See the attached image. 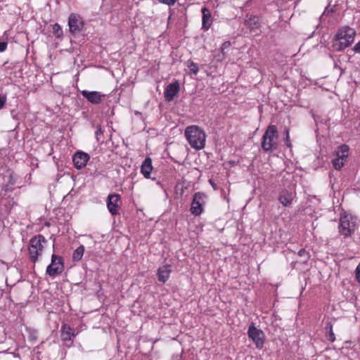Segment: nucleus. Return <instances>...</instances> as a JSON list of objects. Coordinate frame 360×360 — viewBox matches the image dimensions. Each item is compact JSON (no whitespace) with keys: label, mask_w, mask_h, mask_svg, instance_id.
I'll list each match as a JSON object with an SVG mask.
<instances>
[{"label":"nucleus","mask_w":360,"mask_h":360,"mask_svg":"<svg viewBox=\"0 0 360 360\" xmlns=\"http://www.w3.org/2000/svg\"><path fill=\"white\" fill-rule=\"evenodd\" d=\"M354 51L360 53V41L354 46Z\"/></svg>","instance_id":"obj_33"},{"label":"nucleus","mask_w":360,"mask_h":360,"mask_svg":"<svg viewBox=\"0 0 360 360\" xmlns=\"http://www.w3.org/2000/svg\"><path fill=\"white\" fill-rule=\"evenodd\" d=\"M245 24L251 31L255 32L259 30L260 27L259 18L255 15L247 16Z\"/></svg>","instance_id":"obj_19"},{"label":"nucleus","mask_w":360,"mask_h":360,"mask_svg":"<svg viewBox=\"0 0 360 360\" xmlns=\"http://www.w3.org/2000/svg\"><path fill=\"white\" fill-rule=\"evenodd\" d=\"M53 32L57 38H60L62 37L63 30L58 23L53 25Z\"/></svg>","instance_id":"obj_24"},{"label":"nucleus","mask_w":360,"mask_h":360,"mask_svg":"<svg viewBox=\"0 0 360 360\" xmlns=\"http://www.w3.org/2000/svg\"><path fill=\"white\" fill-rule=\"evenodd\" d=\"M156 184H157L158 185L161 186V183H160V181H157Z\"/></svg>","instance_id":"obj_35"},{"label":"nucleus","mask_w":360,"mask_h":360,"mask_svg":"<svg viewBox=\"0 0 360 360\" xmlns=\"http://www.w3.org/2000/svg\"><path fill=\"white\" fill-rule=\"evenodd\" d=\"M209 183L211 184V186H212V188H213L214 190H217V184L213 181V180H212V179H209Z\"/></svg>","instance_id":"obj_34"},{"label":"nucleus","mask_w":360,"mask_h":360,"mask_svg":"<svg viewBox=\"0 0 360 360\" xmlns=\"http://www.w3.org/2000/svg\"><path fill=\"white\" fill-rule=\"evenodd\" d=\"M230 46V42L229 41H225L224 43H223L222 46H221V50L222 51H224L226 49H228Z\"/></svg>","instance_id":"obj_32"},{"label":"nucleus","mask_w":360,"mask_h":360,"mask_svg":"<svg viewBox=\"0 0 360 360\" xmlns=\"http://www.w3.org/2000/svg\"><path fill=\"white\" fill-rule=\"evenodd\" d=\"M74 336L75 334L72 332V329L66 324H63L61 328V339L63 341H69L71 340L72 338Z\"/></svg>","instance_id":"obj_20"},{"label":"nucleus","mask_w":360,"mask_h":360,"mask_svg":"<svg viewBox=\"0 0 360 360\" xmlns=\"http://www.w3.org/2000/svg\"><path fill=\"white\" fill-rule=\"evenodd\" d=\"M284 142L287 147H288V148L292 147V144L290 141L289 129L287 128L285 129Z\"/></svg>","instance_id":"obj_27"},{"label":"nucleus","mask_w":360,"mask_h":360,"mask_svg":"<svg viewBox=\"0 0 360 360\" xmlns=\"http://www.w3.org/2000/svg\"><path fill=\"white\" fill-rule=\"evenodd\" d=\"M349 147L346 144L338 146L335 151L336 158L332 160L333 167L336 170H340L345 165L349 156Z\"/></svg>","instance_id":"obj_6"},{"label":"nucleus","mask_w":360,"mask_h":360,"mask_svg":"<svg viewBox=\"0 0 360 360\" xmlns=\"http://www.w3.org/2000/svg\"><path fill=\"white\" fill-rule=\"evenodd\" d=\"M8 43L6 41H0V52H4L6 50Z\"/></svg>","instance_id":"obj_30"},{"label":"nucleus","mask_w":360,"mask_h":360,"mask_svg":"<svg viewBox=\"0 0 360 360\" xmlns=\"http://www.w3.org/2000/svg\"><path fill=\"white\" fill-rule=\"evenodd\" d=\"M46 243V239L42 235H37L31 238L29 247V255L30 260L35 263L39 256L42 253L44 245L42 243Z\"/></svg>","instance_id":"obj_5"},{"label":"nucleus","mask_w":360,"mask_h":360,"mask_svg":"<svg viewBox=\"0 0 360 360\" xmlns=\"http://www.w3.org/2000/svg\"><path fill=\"white\" fill-rule=\"evenodd\" d=\"M8 179H9L8 181V183L5 186V191H11V189L9 188V186L10 185H14L15 184V182H16L15 176L13 175V174H9Z\"/></svg>","instance_id":"obj_26"},{"label":"nucleus","mask_w":360,"mask_h":360,"mask_svg":"<svg viewBox=\"0 0 360 360\" xmlns=\"http://www.w3.org/2000/svg\"><path fill=\"white\" fill-rule=\"evenodd\" d=\"M202 30L207 31L212 24V18L210 11L207 7H202Z\"/></svg>","instance_id":"obj_16"},{"label":"nucleus","mask_w":360,"mask_h":360,"mask_svg":"<svg viewBox=\"0 0 360 360\" xmlns=\"http://www.w3.org/2000/svg\"><path fill=\"white\" fill-rule=\"evenodd\" d=\"M278 137L277 127L275 125L268 126L262 138L261 146L265 152H272L277 148L276 139Z\"/></svg>","instance_id":"obj_3"},{"label":"nucleus","mask_w":360,"mask_h":360,"mask_svg":"<svg viewBox=\"0 0 360 360\" xmlns=\"http://www.w3.org/2000/svg\"><path fill=\"white\" fill-rule=\"evenodd\" d=\"M152 165V160L150 158L147 157L141 166V173L143 175V176L146 179H151L150 174L153 170ZM153 180H155V178H152Z\"/></svg>","instance_id":"obj_17"},{"label":"nucleus","mask_w":360,"mask_h":360,"mask_svg":"<svg viewBox=\"0 0 360 360\" xmlns=\"http://www.w3.org/2000/svg\"><path fill=\"white\" fill-rule=\"evenodd\" d=\"M326 338L330 342H334L335 340V336L333 331V324L330 321H328L325 326Z\"/></svg>","instance_id":"obj_22"},{"label":"nucleus","mask_w":360,"mask_h":360,"mask_svg":"<svg viewBox=\"0 0 360 360\" xmlns=\"http://www.w3.org/2000/svg\"><path fill=\"white\" fill-rule=\"evenodd\" d=\"M295 195V192L287 189H283L278 194V200L283 206L289 207L292 204Z\"/></svg>","instance_id":"obj_11"},{"label":"nucleus","mask_w":360,"mask_h":360,"mask_svg":"<svg viewBox=\"0 0 360 360\" xmlns=\"http://www.w3.org/2000/svg\"><path fill=\"white\" fill-rule=\"evenodd\" d=\"M6 102V96L4 95H0V110L3 108Z\"/></svg>","instance_id":"obj_31"},{"label":"nucleus","mask_w":360,"mask_h":360,"mask_svg":"<svg viewBox=\"0 0 360 360\" xmlns=\"http://www.w3.org/2000/svg\"><path fill=\"white\" fill-rule=\"evenodd\" d=\"M356 221V218L352 215H341L338 226L339 233L345 238H347L353 235L357 226Z\"/></svg>","instance_id":"obj_4"},{"label":"nucleus","mask_w":360,"mask_h":360,"mask_svg":"<svg viewBox=\"0 0 360 360\" xmlns=\"http://www.w3.org/2000/svg\"><path fill=\"white\" fill-rule=\"evenodd\" d=\"M120 200V195L117 193L109 194L107 198V208L109 212L115 216L118 214V201Z\"/></svg>","instance_id":"obj_14"},{"label":"nucleus","mask_w":360,"mask_h":360,"mask_svg":"<svg viewBox=\"0 0 360 360\" xmlns=\"http://www.w3.org/2000/svg\"><path fill=\"white\" fill-rule=\"evenodd\" d=\"M84 246L83 245H79L76 250H74L72 254V261L75 262H79L84 253Z\"/></svg>","instance_id":"obj_21"},{"label":"nucleus","mask_w":360,"mask_h":360,"mask_svg":"<svg viewBox=\"0 0 360 360\" xmlns=\"http://www.w3.org/2000/svg\"><path fill=\"white\" fill-rule=\"evenodd\" d=\"M104 130L103 129L101 125L97 126L96 131H95V136L97 140V141H100V138L101 136L103 135Z\"/></svg>","instance_id":"obj_28"},{"label":"nucleus","mask_w":360,"mask_h":360,"mask_svg":"<svg viewBox=\"0 0 360 360\" xmlns=\"http://www.w3.org/2000/svg\"><path fill=\"white\" fill-rule=\"evenodd\" d=\"M64 269L63 259L60 256L53 254L51 262L47 266L46 273L50 276H55L60 274Z\"/></svg>","instance_id":"obj_9"},{"label":"nucleus","mask_w":360,"mask_h":360,"mask_svg":"<svg viewBox=\"0 0 360 360\" xmlns=\"http://www.w3.org/2000/svg\"><path fill=\"white\" fill-rule=\"evenodd\" d=\"M206 198L207 195L202 192L195 193L190 209L192 214L199 216L202 213Z\"/></svg>","instance_id":"obj_8"},{"label":"nucleus","mask_w":360,"mask_h":360,"mask_svg":"<svg viewBox=\"0 0 360 360\" xmlns=\"http://www.w3.org/2000/svg\"><path fill=\"white\" fill-rule=\"evenodd\" d=\"M81 94L89 103L94 105L101 103L102 99L105 97L104 94H102L101 92L96 91H90L87 90H83L82 91Z\"/></svg>","instance_id":"obj_12"},{"label":"nucleus","mask_w":360,"mask_h":360,"mask_svg":"<svg viewBox=\"0 0 360 360\" xmlns=\"http://www.w3.org/2000/svg\"><path fill=\"white\" fill-rule=\"evenodd\" d=\"M356 31L349 27L340 28L335 36L334 46L338 51H342L349 47L354 40Z\"/></svg>","instance_id":"obj_2"},{"label":"nucleus","mask_w":360,"mask_h":360,"mask_svg":"<svg viewBox=\"0 0 360 360\" xmlns=\"http://www.w3.org/2000/svg\"><path fill=\"white\" fill-rule=\"evenodd\" d=\"M185 136L191 148L201 150L205 147L206 134L200 127L197 125L187 127L185 129Z\"/></svg>","instance_id":"obj_1"},{"label":"nucleus","mask_w":360,"mask_h":360,"mask_svg":"<svg viewBox=\"0 0 360 360\" xmlns=\"http://www.w3.org/2000/svg\"><path fill=\"white\" fill-rule=\"evenodd\" d=\"M159 1L168 6H173L176 3V0H159Z\"/></svg>","instance_id":"obj_29"},{"label":"nucleus","mask_w":360,"mask_h":360,"mask_svg":"<svg viewBox=\"0 0 360 360\" xmlns=\"http://www.w3.org/2000/svg\"><path fill=\"white\" fill-rule=\"evenodd\" d=\"M248 335L255 343L257 349L263 347L265 339L264 333L261 329L257 328L253 322L249 326Z\"/></svg>","instance_id":"obj_7"},{"label":"nucleus","mask_w":360,"mask_h":360,"mask_svg":"<svg viewBox=\"0 0 360 360\" xmlns=\"http://www.w3.org/2000/svg\"><path fill=\"white\" fill-rule=\"evenodd\" d=\"M89 159V154L82 151L77 152L72 157L74 165L77 169L84 168Z\"/></svg>","instance_id":"obj_13"},{"label":"nucleus","mask_w":360,"mask_h":360,"mask_svg":"<svg viewBox=\"0 0 360 360\" xmlns=\"http://www.w3.org/2000/svg\"><path fill=\"white\" fill-rule=\"evenodd\" d=\"M70 32L73 34H79L84 27V22L82 17L75 13H71L68 18Z\"/></svg>","instance_id":"obj_10"},{"label":"nucleus","mask_w":360,"mask_h":360,"mask_svg":"<svg viewBox=\"0 0 360 360\" xmlns=\"http://www.w3.org/2000/svg\"><path fill=\"white\" fill-rule=\"evenodd\" d=\"M297 254L300 257H303V262H307L309 258V253L304 248L300 250Z\"/></svg>","instance_id":"obj_25"},{"label":"nucleus","mask_w":360,"mask_h":360,"mask_svg":"<svg viewBox=\"0 0 360 360\" xmlns=\"http://www.w3.org/2000/svg\"><path fill=\"white\" fill-rule=\"evenodd\" d=\"M171 271L172 269L169 264H166L159 267L157 274L158 281L162 283H165L169 279Z\"/></svg>","instance_id":"obj_18"},{"label":"nucleus","mask_w":360,"mask_h":360,"mask_svg":"<svg viewBox=\"0 0 360 360\" xmlns=\"http://www.w3.org/2000/svg\"><path fill=\"white\" fill-rule=\"evenodd\" d=\"M187 67L191 73H193L194 75L198 74L199 69H198V66L197 63H195L193 61L188 60Z\"/></svg>","instance_id":"obj_23"},{"label":"nucleus","mask_w":360,"mask_h":360,"mask_svg":"<svg viewBox=\"0 0 360 360\" xmlns=\"http://www.w3.org/2000/svg\"><path fill=\"white\" fill-rule=\"evenodd\" d=\"M179 84L178 82H173L172 84H169L167 88L165 89V91L164 92V96L167 101H171L174 99V96L178 94L179 91Z\"/></svg>","instance_id":"obj_15"}]
</instances>
